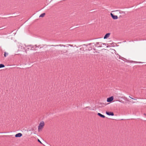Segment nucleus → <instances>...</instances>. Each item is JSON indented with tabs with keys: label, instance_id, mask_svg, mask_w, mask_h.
Returning a JSON list of instances; mask_svg holds the SVG:
<instances>
[{
	"label": "nucleus",
	"instance_id": "obj_18",
	"mask_svg": "<svg viewBox=\"0 0 146 146\" xmlns=\"http://www.w3.org/2000/svg\"><path fill=\"white\" fill-rule=\"evenodd\" d=\"M88 108V107H86V108Z\"/></svg>",
	"mask_w": 146,
	"mask_h": 146
},
{
	"label": "nucleus",
	"instance_id": "obj_19",
	"mask_svg": "<svg viewBox=\"0 0 146 146\" xmlns=\"http://www.w3.org/2000/svg\"><path fill=\"white\" fill-rule=\"evenodd\" d=\"M69 46H71L70 45V44H69Z\"/></svg>",
	"mask_w": 146,
	"mask_h": 146
},
{
	"label": "nucleus",
	"instance_id": "obj_10",
	"mask_svg": "<svg viewBox=\"0 0 146 146\" xmlns=\"http://www.w3.org/2000/svg\"><path fill=\"white\" fill-rule=\"evenodd\" d=\"M51 46H64V47H65V46L64 45H62V44H59V45H55V46L52 45H51Z\"/></svg>",
	"mask_w": 146,
	"mask_h": 146
},
{
	"label": "nucleus",
	"instance_id": "obj_12",
	"mask_svg": "<svg viewBox=\"0 0 146 146\" xmlns=\"http://www.w3.org/2000/svg\"><path fill=\"white\" fill-rule=\"evenodd\" d=\"M5 66V65L2 64H0V68H1L4 67Z\"/></svg>",
	"mask_w": 146,
	"mask_h": 146
},
{
	"label": "nucleus",
	"instance_id": "obj_4",
	"mask_svg": "<svg viewBox=\"0 0 146 146\" xmlns=\"http://www.w3.org/2000/svg\"><path fill=\"white\" fill-rule=\"evenodd\" d=\"M113 96H111L108 98L107 99V102H111L113 100Z\"/></svg>",
	"mask_w": 146,
	"mask_h": 146
},
{
	"label": "nucleus",
	"instance_id": "obj_13",
	"mask_svg": "<svg viewBox=\"0 0 146 146\" xmlns=\"http://www.w3.org/2000/svg\"><path fill=\"white\" fill-rule=\"evenodd\" d=\"M8 53H7L6 52H4V56L5 57H6L8 55Z\"/></svg>",
	"mask_w": 146,
	"mask_h": 146
},
{
	"label": "nucleus",
	"instance_id": "obj_15",
	"mask_svg": "<svg viewBox=\"0 0 146 146\" xmlns=\"http://www.w3.org/2000/svg\"><path fill=\"white\" fill-rule=\"evenodd\" d=\"M38 141L39 142H40V143H42L40 141L39 139H38Z\"/></svg>",
	"mask_w": 146,
	"mask_h": 146
},
{
	"label": "nucleus",
	"instance_id": "obj_6",
	"mask_svg": "<svg viewBox=\"0 0 146 146\" xmlns=\"http://www.w3.org/2000/svg\"><path fill=\"white\" fill-rule=\"evenodd\" d=\"M110 33H108L106 34L104 36V39H105L107 38H108L110 36Z\"/></svg>",
	"mask_w": 146,
	"mask_h": 146
},
{
	"label": "nucleus",
	"instance_id": "obj_16",
	"mask_svg": "<svg viewBox=\"0 0 146 146\" xmlns=\"http://www.w3.org/2000/svg\"><path fill=\"white\" fill-rule=\"evenodd\" d=\"M129 97L130 98H131V99H134V100H136V99H135L133 98H131V97H130V96H129Z\"/></svg>",
	"mask_w": 146,
	"mask_h": 146
},
{
	"label": "nucleus",
	"instance_id": "obj_17",
	"mask_svg": "<svg viewBox=\"0 0 146 146\" xmlns=\"http://www.w3.org/2000/svg\"><path fill=\"white\" fill-rule=\"evenodd\" d=\"M92 44V43H90V44H88L89 45H91Z\"/></svg>",
	"mask_w": 146,
	"mask_h": 146
},
{
	"label": "nucleus",
	"instance_id": "obj_8",
	"mask_svg": "<svg viewBox=\"0 0 146 146\" xmlns=\"http://www.w3.org/2000/svg\"><path fill=\"white\" fill-rule=\"evenodd\" d=\"M22 135V133H19L15 135V137H21Z\"/></svg>",
	"mask_w": 146,
	"mask_h": 146
},
{
	"label": "nucleus",
	"instance_id": "obj_11",
	"mask_svg": "<svg viewBox=\"0 0 146 146\" xmlns=\"http://www.w3.org/2000/svg\"><path fill=\"white\" fill-rule=\"evenodd\" d=\"M45 14V13H44L41 14L40 15L39 17H43L44 16Z\"/></svg>",
	"mask_w": 146,
	"mask_h": 146
},
{
	"label": "nucleus",
	"instance_id": "obj_2",
	"mask_svg": "<svg viewBox=\"0 0 146 146\" xmlns=\"http://www.w3.org/2000/svg\"><path fill=\"white\" fill-rule=\"evenodd\" d=\"M102 44H104L101 42H97L95 44V46L96 47H102Z\"/></svg>",
	"mask_w": 146,
	"mask_h": 146
},
{
	"label": "nucleus",
	"instance_id": "obj_1",
	"mask_svg": "<svg viewBox=\"0 0 146 146\" xmlns=\"http://www.w3.org/2000/svg\"><path fill=\"white\" fill-rule=\"evenodd\" d=\"M44 125V123L43 121H42L40 123L38 127V130L39 132L42 129Z\"/></svg>",
	"mask_w": 146,
	"mask_h": 146
},
{
	"label": "nucleus",
	"instance_id": "obj_3",
	"mask_svg": "<svg viewBox=\"0 0 146 146\" xmlns=\"http://www.w3.org/2000/svg\"><path fill=\"white\" fill-rule=\"evenodd\" d=\"M87 47L85 45H84L80 48V50L82 51H84L87 50Z\"/></svg>",
	"mask_w": 146,
	"mask_h": 146
},
{
	"label": "nucleus",
	"instance_id": "obj_9",
	"mask_svg": "<svg viewBox=\"0 0 146 146\" xmlns=\"http://www.w3.org/2000/svg\"><path fill=\"white\" fill-rule=\"evenodd\" d=\"M98 115L100 116V117H102V118H104L105 117V116L104 115H103L102 114H101L100 113H98Z\"/></svg>",
	"mask_w": 146,
	"mask_h": 146
},
{
	"label": "nucleus",
	"instance_id": "obj_5",
	"mask_svg": "<svg viewBox=\"0 0 146 146\" xmlns=\"http://www.w3.org/2000/svg\"><path fill=\"white\" fill-rule=\"evenodd\" d=\"M111 15L112 18L114 19H116L118 18L117 16V15H114L113 14L111 13Z\"/></svg>",
	"mask_w": 146,
	"mask_h": 146
},
{
	"label": "nucleus",
	"instance_id": "obj_7",
	"mask_svg": "<svg viewBox=\"0 0 146 146\" xmlns=\"http://www.w3.org/2000/svg\"><path fill=\"white\" fill-rule=\"evenodd\" d=\"M106 113L108 115H114V113L113 112H108L106 111Z\"/></svg>",
	"mask_w": 146,
	"mask_h": 146
},
{
	"label": "nucleus",
	"instance_id": "obj_14",
	"mask_svg": "<svg viewBox=\"0 0 146 146\" xmlns=\"http://www.w3.org/2000/svg\"><path fill=\"white\" fill-rule=\"evenodd\" d=\"M67 52V50H65V52H63L62 51H61V53L62 54H64V53H66Z\"/></svg>",
	"mask_w": 146,
	"mask_h": 146
}]
</instances>
